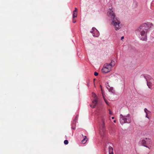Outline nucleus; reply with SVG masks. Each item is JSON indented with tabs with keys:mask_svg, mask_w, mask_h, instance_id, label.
I'll use <instances>...</instances> for the list:
<instances>
[{
	"mask_svg": "<svg viewBox=\"0 0 154 154\" xmlns=\"http://www.w3.org/2000/svg\"><path fill=\"white\" fill-rule=\"evenodd\" d=\"M77 12H75V11H74L73 14V18H74L75 17H76L77 15Z\"/></svg>",
	"mask_w": 154,
	"mask_h": 154,
	"instance_id": "obj_13",
	"label": "nucleus"
},
{
	"mask_svg": "<svg viewBox=\"0 0 154 154\" xmlns=\"http://www.w3.org/2000/svg\"><path fill=\"white\" fill-rule=\"evenodd\" d=\"M147 140V138H144L142 140L141 143L142 144L145 146L148 147L146 145V144H147L146 142V140Z\"/></svg>",
	"mask_w": 154,
	"mask_h": 154,
	"instance_id": "obj_9",
	"label": "nucleus"
},
{
	"mask_svg": "<svg viewBox=\"0 0 154 154\" xmlns=\"http://www.w3.org/2000/svg\"><path fill=\"white\" fill-rule=\"evenodd\" d=\"M108 16L111 18V24L113 26L115 29L116 30H119L120 28L119 24L120 22L118 18L116 17L115 13L113 12L111 9H109L108 11Z\"/></svg>",
	"mask_w": 154,
	"mask_h": 154,
	"instance_id": "obj_1",
	"label": "nucleus"
},
{
	"mask_svg": "<svg viewBox=\"0 0 154 154\" xmlns=\"http://www.w3.org/2000/svg\"><path fill=\"white\" fill-rule=\"evenodd\" d=\"M129 114H128L126 116H123L122 114L120 115V122L122 125L125 123H130L131 122V120L129 118Z\"/></svg>",
	"mask_w": 154,
	"mask_h": 154,
	"instance_id": "obj_3",
	"label": "nucleus"
},
{
	"mask_svg": "<svg viewBox=\"0 0 154 154\" xmlns=\"http://www.w3.org/2000/svg\"><path fill=\"white\" fill-rule=\"evenodd\" d=\"M146 118H148L149 119V117H148V113H146Z\"/></svg>",
	"mask_w": 154,
	"mask_h": 154,
	"instance_id": "obj_22",
	"label": "nucleus"
},
{
	"mask_svg": "<svg viewBox=\"0 0 154 154\" xmlns=\"http://www.w3.org/2000/svg\"><path fill=\"white\" fill-rule=\"evenodd\" d=\"M72 22H73V23H75V22H76V21H75V20H74V19H73V21H72Z\"/></svg>",
	"mask_w": 154,
	"mask_h": 154,
	"instance_id": "obj_26",
	"label": "nucleus"
},
{
	"mask_svg": "<svg viewBox=\"0 0 154 154\" xmlns=\"http://www.w3.org/2000/svg\"><path fill=\"white\" fill-rule=\"evenodd\" d=\"M108 110H109V114H112V112L111 111V110L110 109H109Z\"/></svg>",
	"mask_w": 154,
	"mask_h": 154,
	"instance_id": "obj_19",
	"label": "nucleus"
},
{
	"mask_svg": "<svg viewBox=\"0 0 154 154\" xmlns=\"http://www.w3.org/2000/svg\"><path fill=\"white\" fill-rule=\"evenodd\" d=\"M98 75V73L97 72H94V75L95 76H97V75Z\"/></svg>",
	"mask_w": 154,
	"mask_h": 154,
	"instance_id": "obj_18",
	"label": "nucleus"
},
{
	"mask_svg": "<svg viewBox=\"0 0 154 154\" xmlns=\"http://www.w3.org/2000/svg\"><path fill=\"white\" fill-rule=\"evenodd\" d=\"M102 71L103 73H107L110 71L109 70L107 69V68L105 67L104 66L103 68H102Z\"/></svg>",
	"mask_w": 154,
	"mask_h": 154,
	"instance_id": "obj_10",
	"label": "nucleus"
},
{
	"mask_svg": "<svg viewBox=\"0 0 154 154\" xmlns=\"http://www.w3.org/2000/svg\"><path fill=\"white\" fill-rule=\"evenodd\" d=\"M147 85L148 86L149 88H150L152 86V83L151 82L147 81Z\"/></svg>",
	"mask_w": 154,
	"mask_h": 154,
	"instance_id": "obj_11",
	"label": "nucleus"
},
{
	"mask_svg": "<svg viewBox=\"0 0 154 154\" xmlns=\"http://www.w3.org/2000/svg\"><path fill=\"white\" fill-rule=\"evenodd\" d=\"M92 96L94 98V99H95V98H96V96H97L96 95V94L94 93H92Z\"/></svg>",
	"mask_w": 154,
	"mask_h": 154,
	"instance_id": "obj_15",
	"label": "nucleus"
},
{
	"mask_svg": "<svg viewBox=\"0 0 154 154\" xmlns=\"http://www.w3.org/2000/svg\"><path fill=\"white\" fill-rule=\"evenodd\" d=\"M105 103H106V104L107 105H109V104L108 103V102L107 101H106V102H105Z\"/></svg>",
	"mask_w": 154,
	"mask_h": 154,
	"instance_id": "obj_25",
	"label": "nucleus"
},
{
	"mask_svg": "<svg viewBox=\"0 0 154 154\" xmlns=\"http://www.w3.org/2000/svg\"><path fill=\"white\" fill-rule=\"evenodd\" d=\"M92 31H91V32L93 33V35L94 36L98 37L99 35V34L97 32V30L95 28L93 27L92 28Z\"/></svg>",
	"mask_w": 154,
	"mask_h": 154,
	"instance_id": "obj_7",
	"label": "nucleus"
},
{
	"mask_svg": "<svg viewBox=\"0 0 154 154\" xmlns=\"http://www.w3.org/2000/svg\"><path fill=\"white\" fill-rule=\"evenodd\" d=\"M146 142L147 144H151V142L150 139L149 138H147V140H146Z\"/></svg>",
	"mask_w": 154,
	"mask_h": 154,
	"instance_id": "obj_14",
	"label": "nucleus"
},
{
	"mask_svg": "<svg viewBox=\"0 0 154 154\" xmlns=\"http://www.w3.org/2000/svg\"><path fill=\"white\" fill-rule=\"evenodd\" d=\"M77 9L76 8H75V10L74 11H75V12H77Z\"/></svg>",
	"mask_w": 154,
	"mask_h": 154,
	"instance_id": "obj_23",
	"label": "nucleus"
},
{
	"mask_svg": "<svg viewBox=\"0 0 154 154\" xmlns=\"http://www.w3.org/2000/svg\"><path fill=\"white\" fill-rule=\"evenodd\" d=\"M112 119H114V117H112Z\"/></svg>",
	"mask_w": 154,
	"mask_h": 154,
	"instance_id": "obj_29",
	"label": "nucleus"
},
{
	"mask_svg": "<svg viewBox=\"0 0 154 154\" xmlns=\"http://www.w3.org/2000/svg\"><path fill=\"white\" fill-rule=\"evenodd\" d=\"M64 143L65 144L67 145L68 143V141L67 140H65L64 141Z\"/></svg>",
	"mask_w": 154,
	"mask_h": 154,
	"instance_id": "obj_16",
	"label": "nucleus"
},
{
	"mask_svg": "<svg viewBox=\"0 0 154 154\" xmlns=\"http://www.w3.org/2000/svg\"><path fill=\"white\" fill-rule=\"evenodd\" d=\"M115 65V62L114 61L112 60L110 63H106L104 66L105 67L107 68V69L109 70V71L111 70L112 68Z\"/></svg>",
	"mask_w": 154,
	"mask_h": 154,
	"instance_id": "obj_5",
	"label": "nucleus"
},
{
	"mask_svg": "<svg viewBox=\"0 0 154 154\" xmlns=\"http://www.w3.org/2000/svg\"><path fill=\"white\" fill-rule=\"evenodd\" d=\"M97 103V98H95V99H94L92 101V104H91L90 105V106L91 107H92L93 108H95Z\"/></svg>",
	"mask_w": 154,
	"mask_h": 154,
	"instance_id": "obj_8",
	"label": "nucleus"
},
{
	"mask_svg": "<svg viewBox=\"0 0 154 154\" xmlns=\"http://www.w3.org/2000/svg\"><path fill=\"white\" fill-rule=\"evenodd\" d=\"M111 144L108 143L105 146V148H108L109 154H113V150L112 147L110 146Z\"/></svg>",
	"mask_w": 154,
	"mask_h": 154,
	"instance_id": "obj_6",
	"label": "nucleus"
},
{
	"mask_svg": "<svg viewBox=\"0 0 154 154\" xmlns=\"http://www.w3.org/2000/svg\"><path fill=\"white\" fill-rule=\"evenodd\" d=\"M76 119H75L74 120L73 122V124H75V123L76 122Z\"/></svg>",
	"mask_w": 154,
	"mask_h": 154,
	"instance_id": "obj_20",
	"label": "nucleus"
},
{
	"mask_svg": "<svg viewBox=\"0 0 154 154\" xmlns=\"http://www.w3.org/2000/svg\"><path fill=\"white\" fill-rule=\"evenodd\" d=\"M106 133V129L104 122L101 125L100 128V134L101 136H103Z\"/></svg>",
	"mask_w": 154,
	"mask_h": 154,
	"instance_id": "obj_4",
	"label": "nucleus"
},
{
	"mask_svg": "<svg viewBox=\"0 0 154 154\" xmlns=\"http://www.w3.org/2000/svg\"><path fill=\"white\" fill-rule=\"evenodd\" d=\"M124 38V36H122L121 38V40H122Z\"/></svg>",
	"mask_w": 154,
	"mask_h": 154,
	"instance_id": "obj_27",
	"label": "nucleus"
},
{
	"mask_svg": "<svg viewBox=\"0 0 154 154\" xmlns=\"http://www.w3.org/2000/svg\"><path fill=\"white\" fill-rule=\"evenodd\" d=\"M144 111L146 114L147 113V112H149V111H148L146 108H145L144 109Z\"/></svg>",
	"mask_w": 154,
	"mask_h": 154,
	"instance_id": "obj_17",
	"label": "nucleus"
},
{
	"mask_svg": "<svg viewBox=\"0 0 154 154\" xmlns=\"http://www.w3.org/2000/svg\"><path fill=\"white\" fill-rule=\"evenodd\" d=\"M102 95H103V99H104V100L105 102H106V101H107V100H106V99L104 98V95L103 94V93H102Z\"/></svg>",
	"mask_w": 154,
	"mask_h": 154,
	"instance_id": "obj_21",
	"label": "nucleus"
},
{
	"mask_svg": "<svg viewBox=\"0 0 154 154\" xmlns=\"http://www.w3.org/2000/svg\"><path fill=\"white\" fill-rule=\"evenodd\" d=\"M113 90V88H110L109 90V91H112Z\"/></svg>",
	"mask_w": 154,
	"mask_h": 154,
	"instance_id": "obj_24",
	"label": "nucleus"
},
{
	"mask_svg": "<svg viewBox=\"0 0 154 154\" xmlns=\"http://www.w3.org/2000/svg\"><path fill=\"white\" fill-rule=\"evenodd\" d=\"M87 137L85 136V137L82 140V143L83 144H85L87 141V140H86V139H87Z\"/></svg>",
	"mask_w": 154,
	"mask_h": 154,
	"instance_id": "obj_12",
	"label": "nucleus"
},
{
	"mask_svg": "<svg viewBox=\"0 0 154 154\" xmlns=\"http://www.w3.org/2000/svg\"><path fill=\"white\" fill-rule=\"evenodd\" d=\"M113 122H114V123H116V120H115L113 121Z\"/></svg>",
	"mask_w": 154,
	"mask_h": 154,
	"instance_id": "obj_28",
	"label": "nucleus"
},
{
	"mask_svg": "<svg viewBox=\"0 0 154 154\" xmlns=\"http://www.w3.org/2000/svg\"><path fill=\"white\" fill-rule=\"evenodd\" d=\"M149 29V27L147 24H143L136 30V33L140 32L141 35V39L143 41H146L147 40L146 34Z\"/></svg>",
	"mask_w": 154,
	"mask_h": 154,
	"instance_id": "obj_2",
	"label": "nucleus"
}]
</instances>
